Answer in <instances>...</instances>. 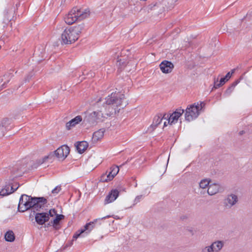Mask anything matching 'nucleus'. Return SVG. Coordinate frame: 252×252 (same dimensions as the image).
<instances>
[{"label":"nucleus","mask_w":252,"mask_h":252,"mask_svg":"<svg viewBox=\"0 0 252 252\" xmlns=\"http://www.w3.org/2000/svg\"><path fill=\"white\" fill-rule=\"evenodd\" d=\"M126 99L124 94L119 93H112L110 95H108L104 99V101L101 103L103 100L101 98H99L94 104L95 107L100 108V106L104 108L105 113L104 114L105 116L110 117L113 114H116L117 111L119 112L120 108L118 109V107H121L122 108L125 107L128 103L127 101L124 102ZM102 109V108H101Z\"/></svg>","instance_id":"1"},{"label":"nucleus","mask_w":252,"mask_h":252,"mask_svg":"<svg viewBox=\"0 0 252 252\" xmlns=\"http://www.w3.org/2000/svg\"><path fill=\"white\" fill-rule=\"evenodd\" d=\"M47 202L44 197H32L24 194L20 198L18 210L20 212L31 210V213L33 214L43 210Z\"/></svg>","instance_id":"2"},{"label":"nucleus","mask_w":252,"mask_h":252,"mask_svg":"<svg viewBox=\"0 0 252 252\" xmlns=\"http://www.w3.org/2000/svg\"><path fill=\"white\" fill-rule=\"evenodd\" d=\"M102 112L101 109L98 108L92 113L86 114L84 118V123L85 124H88L90 126H94L99 122L104 121L106 117Z\"/></svg>","instance_id":"3"},{"label":"nucleus","mask_w":252,"mask_h":252,"mask_svg":"<svg viewBox=\"0 0 252 252\" xmlns=\"http://www.w3.org/2000/svg\"><path fill=\"white\" fill-rule=\"evenodd\" d=\"M204 106L205 104L201 102L200 104L198 102L197 104L194 103L188 107L185 114L186 120L190 122L197 118L200 114V111Z\"/></svg>","instance_id":"4"},{"label":"nucleus","mask_w":252,"mask_h":252,"mask_svg":"<svg viewBox=\"0 0 252 252\" xmlns=\"http://www.w3.org/2000/svg\"><path fill=\"white\" fill-rule=\"evenodd\" d=\"M62 44H70L74 43L78 38L74 35L70 28L65 29L62 34Z\"/></svg>","instance_id":"5"},{"label":"nucleus","mask_w":252,"mask_h":252,"mask_svg":"<svg viewBox=\"0 0 252 252\" xmlns=\"http://www.w3.org/2000/svg\"><path fill=\"white\" fill-rule=\"evenodd\" d=\"M89 12V10L86 9L85 13H81L80 11L75 15H73V14L71 13H68L64 17V21L67 24L71 25L78 19L83 20L88 17L90 15Z\"/></svg>","instance_id":"6"},{"label":"nucleus","mask_w":252,"mask_h":252,"mask_svg":"<svg viewBox=\"0 0 252 252\" xmlns=\"http://www.w3.org/2000/svg\"><path fill=\"white\" fill-rule=\"evenodd\" d=\"M29 217L33 219L34 217L35 222L39 225L45 224L46 222L49 220L50 218L47 215V212H37L33 214L30 213Z\"/></svg>","instance_id":"7"},{"label":"nucleus","mask_w":252,"mask_h":252,"mask_svg":"<svg viewBox=\"0 0 252 252\" xmlns=\"http://www.w3.org/2000/svg\"><path fill=\"white\" fill-rule=\"evenodd\" d=\"M70 149L66 145H63L58 148L56 151L53 152L54 156L59 158L64 159L69 154Z\"/></svg>","instance_id":"8"},{"label":"nucleus","mask_w":252,"mask_h":252,"mask_svg":"<svg viewBox=\"0 0 252 252\" xmlns=\"http://www.w3.org/2000/svg\"><path fill=\"white\" fill-rule=\"evenodd\" d=\"M184 112V110L181 108L177 109L172 114H170L167 123L172 125L176 123L179 117L182 116Z\"/></svg>","instance_id":"9"},{"label":"nucleus","mask_w":252,"mask_h":252,"mask_svg":"<svg viewBox=\"0 0 252 252\" xmlns=\"http://www.w3.org/2000/svg\"><path fill=\"white\" fill-rule=\"evenodd\" d=\"M11 122L12 120L8 118H3L1 120L0 122V137H3L4 135Z\"/></svg>","instance_id":"10"},{"label":"nucleus","mask_w":252,"mask_h":252,"mask_svg":"<svg viewBox=\"0 0 252 252\" xmlns=\"http://www.w3.org/2000/svg\"><path fill=\"white\" fill-rule=\"evenodd\" d=\"M98 220H100V219H98ZM98 219L94 220L93 221L87 223L84 226V229H81L78 230L73 235L72 241L76 240L77 239L81 234L84 233L86 230H88L90 229V231L92 230L94 228V222H96Z\"/></svg>","instance_id":"11"},{"label":"nucleus","mask_w":252,"mask_h":252,"mask_svg":"<svg viewBox=\"0 0 252 252\" xmlns=\"http://www.w3.org/2000/svg\"><path fill=\"white\" fill-rule=\"evenodd\" d=\"M159 67L163 73H169L173 70L174 65L171 62L164 60L160 63Z\"/></svg>","instance_id":"12"},{"label":"nucleus","mask_w":252,"mask_h":252,"mask_svg":"<svg viewBox=\"0 0 252 252\" xmlns=\"http://www.w3.org/2000/svg\"><path fill=\"white\" fill-rule=\"evenodd\" d=\"M119 191L117 189H112L106 196L104 204H106L115 200L119 195Z\"/></svg>","instance_id":"13"},{"label":"nucleus","mask_w":252,"mask_h":252,"mask_svg":"<svg viewBox=\"0 0 252 252\" xmlns=\"http://www.w3.org/2000/svg\"><path fill=\"white\" fill-rule=\"evenodd\" d=\"M238 201V196L233 193L227 195V197L225 199L224 204L225 206H228L229 208L232 207L235 205Z\"/></svg>","instance_id":"14"},{"label":"nucleus","mask_w":252,"mask_h":252,"mask_svg":"<svg viewBox=\"0 0 252 252\" xmlns=\"http://www.w3.org/2000/svg\"><path fill=\"white\" fill-rule=\"evenodd\" d=\"M222 189L219 184H212L209 186L207 192L210 195H213L219 192H221Z\"/></svg>","instance_id":"15"},{"label":"nucleus","mask_w":252,"mask_h":252,"mask_svg":"<svg viewBox=\"0 0 252 252\" xmlns=\"http://www.w3.org/2000/svg\"><path fill=\"white\" fill-rule=\"evenodd\" d=\"M82 121V118L81 116H77L74 118L71 119L66 124V128L67 130H70L72 127L75 126Z\"/></svg>","instance_id":"16"},{"label":"nucleus","mask_w":252,"mask_h":252,"mask_svg":"<svg viewBox=\"0 0 252 252\" xmlns=\"http://www.w3.org/2000/svg\"><path fill=\"white\" fill-rule=\"evenodd\" d=\"M105 129L104 128H101L98 130L94 132L93 135L92 137V141L93 143H96L98 140L101 139L104 135V133L105 132Z\"/></svg>","instance_id":"17"},{"label":"nucleus","mask_w":252,"mask_h":252,"mask_svg":"<svg viewBox=\"0 0 252 252\" xmlns=\"http://www.w3.org/2000/svg\"><path fill=\"white\" fill-rule=\"evenodd\" d=\"M76 149L79 154L83 153L88 147V143L85 141L77 142L75 145Z\"/></svg>","instance_id":"18"},{"label":"nucleus","mask_w":252,"mask_h":252,"mask_svg":"<svg viewBox=\"0 0 252 252\" xmlns=\"http://www.w3.org/2000/svg\"><path fill=\"white\" fill-rule=\"evenodd\" d=\"M85 27V25L84 23H82L81 24H79L77 26H75L73 27H70V29L74 33L77 38H79V34L82 32V31L84 30Z\"/></svg>","instance_id":"19"},{"label":"nucleus","mask_w":252,"mask_h":252,"mask_svg":"<svg viewBox=\"0 0 252 252\" xmlns=\"http://www.w3.org/2000/svg\"><path fill=\"white\" fill-rule=\"evenodd\" d=\"M4 238L6 241L12 242L15 240V236L12 230H8L5 233Z\"/></svg>","instance_id":"20"},{"label":"nucleus","mask_w":252,"mask_h":252,"mask_svg":"<svg viewBox=\"0 0 252 252\" xmlns=\"http://www.w3.org/2000/svg\"><path fill=\"white\" fill-rule=\"evenodd\" d=\"M161 116L162 114H159L155 117L153 124L151 125V126L153 128H156L160 124L162 120Z\"/></svg>","instance_id":"21"},{"label":"nucleus","mask_w":252,"mask_h":252,"mask_svg":"<svg viewBox=\"0 0 252 252\" xmlns=\"http://www.w3.org/2000/svg\"><path fill=\"white\" fill-rule=\"evenodd\" d=\"M119 168L118 166H112L111 168V171L107 175V178H110V179H113L114 177L118 173Z\"/></svg>","instance_id":"22"},{"label":"nucleus","mask_w":252,"mask_h":252,"mask_svg":"<svg viewBox=\"0 0 252 252\" xmlns=\"http://www.w3.org/2000/svg\"><path fill=\"white\" fill-rule=\"evenodd\" d=\"M10 11L9 10L6 9L4 11V19L2 22V27L3 28L6 27L7 24L10 22L11 19L10 17L8 16L9 13Z\"/></svg>","instance_id":"23"},{"label":"nucleus","mask_w":252,"mask_h":252,"mask_svg":"<svg viewBox=\"0 0 252 252\" xmlns=\"http://www.w3.org/2000/svg\"><path fill=\"white\" fill-rule=\"evenodd\" d=\"M241 78L235 81L232 84L226 89L225 92V94L230 95L233 91L235 86L240 82Z\"/></svg>","instance_id":"24"},{"label":"nucleus","mask_w":252,"mask_h":252,"mask_svg":"<svg viewBox=\"0 0 252 252\" xmlns=\"http://www.w3.org/2000/svg\"><path fill=\"white\" fill-rule=\"evenodd\" d=\"M56 217L52 220L53 224L55 225L57 227H59V229L60 228V221L64 218V216L62 214H58L56 215Z\"/></svg>","instance_id":"25"},{"label":"nucleus","mask_w":252,"mask_h":252,"mask_svg":"<svg viewBox=\"0 0 252 252\" xmlns=\"http://www.w3.org/2000/svg\"><path fill=\"white\" fill-rule=\"evenodd\" d=\"M10 186V184L9 183L7 185H6L4 188L2 189L1 191H0V195L4 196L9 194V187Z\"/></svg>","instance_id":"26"},{"label":"nucleus","mask_w":252,"mask_h":252,"mask_svg":"<svg viewBox=\"0 0 252 252\" xmlns=\"http://www.w3.org/2000/svg\"><path fill=\"white\" fill-rule=\"evenodd\" d=\"M235 69H232L231 72H228L226 75L220 79L221 83L225 84L231 77L232 74L234 73Z\"/></svg>","instance_id":"27"},{"label":"nucleus","mask_w":252,"mask_h":252,"mask_svg":"<svg viewBox=\"0 0 252 252\" xmlns=\"http://www.w3.org/2000/svg\"><path fill=\"white\" fill-rule=\"evenodd\" d=\"M215 250L217 252H219L224 246V242L222 241H217L214 242Z\"/></svg>","instance_id":"28"},{"label":"nucleus","mask_w":252,"mask_h":252,"mask_svg":"<svg viewBox=\"0 0 252 252\" xmlns=\"http://www.w3.org/2000/svg\"><path fill=\"white\" fill-rule=\"evenodd\" d=\"M54 157V154H53V153H50L49 155L45 156L41 159H39L38 161V163L39 164H41L43 163L44 162H45L48 159H51Z\"/></svg>","instance_id":"29"},{"label":"nucleus","mask_w":252,"mask_h":252,"mask_svg":"<svg viewBox=\"0 0 252 252\" xmlns=\"http://www.w3.org/2000/svg\"><path fill=\"white\" fill-rule=\"evenodd\" d=\"M209 186V182L206 180H202L199 183V186L202 189H205Z\"/></svg>","instance_id":"30"},{"label":"nucleus","mask_w":252,"mask_h":252,"mask_svg":"<svg viewBox=\"0 0 252 252\" xmlns=\"http://www.w3.org/2000/svg\"><path fill=\"white\" fill-rule=\"evenodd\" d=\"M110 178H107V175L103 174L100 177V181L102 182H107L112 180Z\"/></svg>","instance_id":"31"},{"label":"nucleus","mask_w":252,"mask_h":252,"mask_svg":"<svg viewBox=\"0 0 252 252\" xmlns=\"http://www.w3.org/2000/svg\"><path fill=\"white\" fill-rule=\"evenodd\" d=\"M57 214V211L55 209H51L47 212V215L49 218L55 216Z\"/></svg>","instance_id":"32"},{"label":"nucleus","mask_w":252,"mask_h":252,"mask_svg":"<svg viewBox=\"0 0 252 252\" xmlns=\"http://www.w3.org/2000/svg\"><path fill=\"white\" fill-rule=\"evenodd\" d=\"M80 11L81 13H85V11H82L80 9L77 8H73L69 13L73 14V15H77L78 12Z\"/></svg>","instance_id":"33"},{"label":"nucleus","mask_w":252,"mask_h":252,"mask_svg":"<svg viewBox=\"0 0 252 252\" xmlns=\"http://www.w3.org/2000/svg\"><path fill=\"white\" fill-rule=\"evenodd\" d=\"M61 190V186H57L52 191V193L53 194H57Z\"/></svg>","instance_id":"34"},{"label":"nucleus","mask_w":252,"mask_h":252,"mask_svg":"<svg viewBox=\"0 0 252 252\" xmlns=\"http://www.w3.org/2000/svg\"><path fill=\"white\" fill-rule=\"evenodd\" d=\"M49 226H52L55 230H59V227H57L55 225L53 224V220H51L49 222L45 225L46 227H49Z\"/></svg>","instance_id":"35"},{"label":"nucleus","mask_w":252,"mask_h":252,"mask_svg":"<svg viewBox=\"0 0 252 252\" xmlns=\"http://www.w3.org/2000/svg\"><path fill=\"white\" fill-rule=\"evenodd\" d=\"M218 80H217V82H215L214 87L216 89L219 88L223 85V83H221V82L220 80L219 81V83H218Z\"/></svg>","instance_id":"36"},{"label":"nucleus","mask_w":252,"mask_h":252,"mask_svg":"<svg viewBox=\"0 0 252 252\" xmlns=\"http://www.w3.org/2000/svg\"><path fill=\"white\" fill-rule=\"evenodd\" d=\"M157 7L158 5L157 4L154 5L151 4L149 5V9L151 10H156Z\"/></svg>","instance_id":"37"},{"label":"nucleus","mask_w":252,"mask_h":252,"mask_svg":"<svg viewBox=\"0 0 252 252\" xmlns=\"http://www.w3.org/2000/svg\"><path fill=\"white\" fill-rule=\"evenodd\" d=\"M209 247L211 252H217L215 248L214 242L210 246H209Z\"/></svg>","instance_id":"38"},{"label":"nucleus","mask_w":252,"mask_h":252,"mask_svg":"<svg viewBox=\"0 0 252 252\" xmlns=\"http://www.w3.org/2000/svg\"><path fill=\"white\" fill-rule=\"evenodd\" d=\"M201 252H211L209 246H206L204 248H202L201 250Z\"/></svg>","instance_id":"39"},{"label":"nucleus","mask_w":252,"mask_h":252,"mask_svg":"<svg viewBox=\"0 0 252 252\" xmlns=\"http://www.w3.org/2000/svg\"><path fill=\"white\" fill-rule=\"evenodd\" d=\"M20 187V185L18 184V186L17 188H16L15 189H14L13 188V186H11V189H10V190H9V194L14 192V191H15L18 189V188Z\"/></svg>","instance_id":"40"},{"label":"nucleus","mask_w":252,"mask_h":252,"mask_svg":"<svg viewBox=\"0 0 252 252\" xmlns=\"http://www.w3.org/2000/svg\"><path fill=\"white\" fill-rule=\"evenodd\" d=\"M170 114H167L166 113L164 114L163 115L162 114L161 118L162 119H166L168 120V118H169Z\"/></svg>","instance_id":"41"},{"label":"nucleus","mask_w":252,"mask_h":252,"mask_svg":"<svg viewBox=\"0 0 252 252\" xmlns=\"http://www.w3.org/2000/svg\"><path fill=\"white\" fill-rule=\"evenodd\" d=\"M141 197H142V195H138V196H137L135 198V200H134V202H135L136 203H137V202H138L140 201V199L141 198Z\"/></svg>","instance_id":"42"},{"label":"nucleus","mask_w":252,"mask_h":252,"mask_svg":"<svg viewBox=\"0 0 252 252\" xmlns=\"http://www.w3.org/2000/svg\"><path fill=\"white\" fill-rule=\"evenodd\" d=\"M73 241H71L70 242H68L66 244V247H70L71 246L72 244H73Z\"/></svg>","instance_id":"43"},{"label":"nucleus","mask_w":252,"mask_h":252,"mask_svg":"<svg viewBox=\"0 0 252 252\" xmlns=\"http://www.w3.org/2000/svg\"><path fill=\"white\" fill-rule=\"evenodd\" d=\"M245 133V131L244 130H241L239 132V134L240 135H243V134H244Z\"/></svg>","instance_id":"44"},{"label":"nucleus","mask_w":252,"mask_h":252,"mask_svg":"<svg viewBox=\"0 0 252 252\" xmlns=\"http://www.w3.org/2000/svg\"><path fill=\"white\" fill-rule=\"evenodd\" d=\"M7 83V82H6H6H5V83H4L2 85V88H5V87H6V83Z\"/></svg>","instance_id":"45"},{"label":"nucleus","mask_w":252,"mask_h":252,"mask_svg":"<svg viewBox=\"0 0 252 252\" xmlns=\"http://www.w3.org/2000/svg\"><path fill=\"white\" fill-rule=\"evenodd\" d=\"M38 54V52L36 50V49L34 51V55H36Z\"/></svg>","instance_id":"46"},{"label":"nucleus","mask_w":252,"mask_h":252,"mask_svg":"<svg viewBox=\"0 0 252 252\" xmlns=\"http://www.w3.org/2000/svg\"><path fill=\"white\" fill-rule=\"evenodd\" d=\"M108 217H109V216H106V217H103V218H102L101 219V220H103V219H105V218H108Z\"/></svg>","instance_id":"47"},{"label":"nucleus","mask_w":252,"mask_h":252,"mask_svg":"<svg viewBox=\"0 0 252 252\" xmlns=\"http://www.w3.org/2000/svg\"><path fill=\"white\" fill-rule=\"evenodd\" d=\"M167 126V123H166V122H165L164 123V126Z\"/></svg>","instance_id":"48"},{"label":"nucleus","mask_w":252,"mask_h":252,"mask_svg":"<svg viewBox=\"0 0 252 252\" xmlns=\"http://www.w3.org/2000/svg\"><path fill=\"white\" fill-rule=\"evenodd\" d=\"M118 62H120V63H119V64H121V62H120V61H118Z\"/></svg>","instance_id":"49"},{"label":"nucleus","mask_w":252,"mask_h":252,"mask_svg":"<svg viewBox=\"0 0 252 252\" xmlns=\"http://www.w3.org/2000/svg\"><path fill=\"white\" fill-rule=\"evenodd\" d=\"M27 81V79H26V80H25V81ZM28 81H29V79H28Z\"/></svg>","instance_id":"50"}]
</instances>
